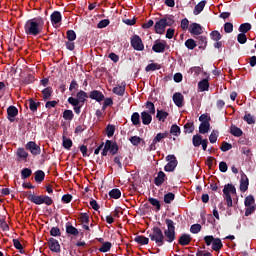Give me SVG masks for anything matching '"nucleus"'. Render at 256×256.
I'll list each match as a JSON object with an SVG mask.
<instances>
[{
	"label": "nucleus",
	"instance_id": "obj_48",
	"mask_svg": "<svg viewBox=\"0 0 256 256\" xmlns=\"http://www.w3.org/2000/svg\"><path fill=\"white\" fill-rule=\"evenodd\" d=\"M66 37L68 41H75V39H77V34L73 30H68L66 32Z\"/></svg>",
	"mask_w": 256,
	"mask_h": 256
},
{
	"label": "nucleus",
	"instance_id": "obj_50",
	"mask_svg": "<svg viewBox=\"0 0 256 256\" xmlns=\"http://www.w3.org/2000/svg\"><path fill=\"white\" fill-rule=\"evenodd\" d=\"M106 134H107V137H113V135H115V126L108 125L106 127Z\"/></svg>",
	"mask_w": 256,
	"mask_h": 256
},
{
	"label": "nucleus",
	"instance_id": "obj_39",
	"mask_svg": "<svg viewBox=\"0 0 256 256\" xmlns=\"http://www.w3.org/2000/svg\"><path fill=\"white\" fill-rule=\"evenodd\" d=\"M73 111L72 110H65L63 112V119H65V121H73Z\"/></svg>",
	"mask_w": 256,
	"mask_h": 256
},
{
	"label": "nucleus",
	"instance_id": "obj_34",
	"mask_svg": "<svg viewBox=\"0 0 256 256\" xmlns=\"http://www.w3.org/2000/svg\"><path fill=\"white\" fill-rule=\"evenodd\" d=\"M244 205L245 207L255 206V197H253V195L247 196L245 198Z\"/></svg>",
	"mask_w": 256,
	"mask_h": 256
},
{
	"label": "nucleus",
	"instance_id": "obj_35",
	"mask_svg": "<svg viewBox=\"0 0 256 256\" xmlns=\"http://www.w3.org/2000/svg\"><path fill=\"white\" fill-rule=\"evenodd\" d=\"M203 9H205V1H201L200 3H198L195 8H194V15H199V13H201V11H203Z\"/></svg>",
	"mask_w": 256,
	"mask_h": 256
},
{
	"label": "nucleus",
	"instance_id": "obj_30",
	"mask_svg": "<svg viewBox=\"0 0 256 256\" xmlns=\"http://www.w3.org/2000/svg\"><path fill=\"white\" fill-rule=\"evenodd\" d=\"M159 69H161V65L158 63H151L146 66L145 71L146 73H149L151 71H158Z\"/></svg>",
	"mask_w": 256,
	"mask_h": 256
},
{
	"label": "nucleus",
	"instance_id": "obj_51",
	"mask_svg": "<svg viewBox=\"0 0 256 256\" xmlns=\"http://www.w3.org/2000/svg\"><path fill=\"white\" fill-rule=\"evenodd\" d=\"M219 135V132L213 130L209 136L210 143H217V137Z\"/></svg>",
	"mask_w": 256,
	"mask_h": 256
},
{
	"label": "nucleus",
	"instance_id": "obj_32",
	"mask_svg": "<svg viewBox=\"0 0 256 256\" xmlns=\"http://www.w3.org/2000/svg\"><path fill=\"white\" fill-rule=\"evenodd\" d=\"M45 180V172H43L42 170H38L35 172V181L37 183H41Z\"/></svg>",
	"mask_w": 256,
	"mask_h": 256
},
{
	"label": "nucleus",
	"instance_id": "obj_18",
	"mask_svg": "<svg viewBox=\"0 0 256 256\" xmlns=\"http://www.w3.org/2000/svg\"><path fill=\"white\" fill-rule=\"evenodd\" d=\"M165 172L160 171L157 174V177L154 179V183L157 187H161V185H163V183H165Z\"/></svg>",
	"mask_w": 256,
	"mask_h": 256
},
{
	"label": "nucleus",
	"instance_id": "obj_20",
	"mask_svg": "<svg viewBox=\"0 0 256 256\" xmlns=\"http://www.w3.org/2000/svg\"><path fill=\"white\" fill-rule=\"evenodd\" d=\"M89 96L87 95V93L83 90H80L77 94H76V99L78 100V103H80V105H84L85 101H87V98Z\"/></svg>",
	"mask_w": 256,
	"mask_h": 256
},
{
	"label": "nucleus",
	"instance_id": "obj_31",
	"mask_svg": "<svg viewBox=\"0 0 256 256\" xmlns=\"http://www.w3.org/2000/svg\"><path fill=\"white\" fill-rule=\"evenodd\" d=\"M131 121L132 125H141V116L137 112H134L131 116Z\"/></svg>",
	"mask_w": 256,
	"mask_h": 256
},
{
	"label": "nucleus",
	"instance_id": "obj_60",
	"mask_svg": "<svg viewBox=\"0 0 256 256\" xmlns=\"http://www.w3.org/2000/svg\"><path fill=\"white\" fill-rule=\"evenodd\" d=\"M210 35H211L213 41H220V39H221V33H219V31H217V30L212 31Z\"/></svg>",
	"mask_w": 256,
	"mask_h": 256
},
{
	"label": "nucleus",
	"instance_id": "obj_26",
	"mask_svg": "<svg viewBox=\"0 0 256 256\" xmlns=\"http://www.w3.org/2000/svg\"><path fill=\"white\" fill-rule=\"evenodd\" d=\"M134 241L138 243V245H149V238L145 236H136Z\"/></svg>",
	"mask_w": 256,
	"mask_h": 256
},
{
	"label": "nucleus",
	"instance_id": "obj_10",
	"mask_svg": "<svg viewBox=\"0 0 256 256\" xmlns=\"http://www.w3.org/2000/svg\"><path fill=\"white\" fill-rule=\"evenodd\" d=\"M165 49H167V42L157 40L152 46V50L155 53H165Z\"/></svg>",
	"mask_w": 256,
	"mask_h": 256
},
{
	"label": "nucleus",
	"instance_id": "obj_36",
	"mask_svg": "<svg viewBox=\"0 0 256 256\" xmlns=\"http://www.w3.org/2000/svg\"><path fill=\"white\" fill-rule=\"evenodd\" d=\"M17 155L23 161H25V159H27V157H29V153H27V151H25L24 148H18L17 149Z\"/></svg>",
	"mask_w": 256,
	"mask_h": 256
},
{
	"label": "nucleus",
	"instance_id": "obj_8",
	"mask_svg": "<svg viewBox=\"0 0 256 256\" xmlns=\"http://www.w3.org/2000/svg\"><path fill=\"white\" fill-rule=\"evenodd\" d=\"M240 175V191L245 193L249 189V178H247V175L243 171L240 172Z\"/></svg>",
	"mask_w": 256,
	"mask_h": 256
},
{
	"label": "nucleus",
	"instance_id": "obj_14",
	"mask_svg": "<svg viewBox=\"0 0 256 256\" xmlns=\"http://www.w3.org/2000/svg\"><path fill=\"white\" fill-rule=\"evenodd\" d=\"M185 101V97L181 92H176L173 94V102L176 107H183V102Z\"/></svg>",
	"mask_w": 256,
	"mask_h": 256
},
{
	"label": "nucleus",
	"instance_id": "obj_42",
	"mask_svg": "<svg viewBox=\"0 0 256 256\" xmlns=\"http://www.w3.org/2000/svg\"><path fill=\"white\" fill-rule=\"evenodd\" d=\"M113 93H115V95H120V96L124 95L125 94V85L114 87Z\"/></svg>",
	"mask_w": 256,
	"mask_h": 256
},
{
	"label": "nucleus",
	"instance_id": "obj_25",
	"mask_svg": "<svg viewBox=\"0 0 256 256\" xmlns=\"http://www.w3.org/2000/svg\"><path fill=\"white\" fill-rule=\"evenodd\" d=\"M189 243H191V236L188 234H183L180 238H179V244L182 246L185 245H189Z\"/></svg>",
	"mask_w": 256,
	"mask_h": 256
},
{
	"label": "nucleus",
	"instance_id": "obj_37",
	"mask_svg": "<svg viewBox=\"0 0 256 256\" xmlns=\"http://www.w3.org/2000/svg\"><path fill=\"white\" fill-rule=\"evenodd\" d=\"M43 94V99L47 100V99H51V95L53 94V89L51 87L45 88L42 91Z\"/></svg>",
	"mask_w": 256,
	"mask_h": 256
},
{
	"label": "nucleus",
	"instance_id": "obj_41",
	"mask_svg": "<svg viewBox=\"0 0 256 256\" xmlns=\"http://www.w3.org/2000/svg\"><path fill=\"white\" fill-rule=\"evenodd\" d=\"M184 131L185 133H193L195 131V125L193 122H188L184 125Z\"/></svg>",
	"mask_w": 256,
	"mask_h": 256
},
{
	"label": "nucleus",
	"instance_id": "obj_3",
	"mask_svg": "<svg viewBox=\"0 0 256 256\" xmlns=\"http://www.w3.org/2000/svg\"><path fill=\"white\" fill-rule=\"evenodd\" d=\"M231 195H237V189L233 184H227L223 188V197L227 203V207H233V198Z\"/></svg>",
	"mask_w": 256,
	"mask_h": 256
},
{
	"label": "nucleus",
	"instance_id": "obj_43",
	"mask_svg": "<svg viewBox=\"0 0 256 256\" xmlns=\"http://www.w3.org/2000/svg\"><path fill=\"white\" fill-rule=\"evenodd\" d=\"M148 201L150 205H153V207H156L157 211L161 210V203L159 202V200L155 198H149Z\"/></svg>",
	"mask_w": 256,
	"mask_h": 256
},
{
	"label": "nucleus",
	"instance_id": "obj_5",
	"mask_svg": "<svg viewBox=\"0 0 256 256\" xmlns=\"http://www.w3.org/2000/svg\"><path fill=\"white\" fill-rule=\"evenodd\" d=\"M111 153V155H117L119 152V146L117 143H113L111 140H107L105 142L104 148L102 149V156L107 157V153Z\"/></svg>",
	"mask_w": 256,
	"mask_h": 256
},
{
	"label": "nucleus",
	"instance_id": "obj_6",
	"mask_svg": "<svg viewBox=\"0 0 256 256\" xmlns=\"http://www.w3.org/2000/svg\"><path fill=\"white\" fill-rule=\"evenodd\" d=\"M131 47L134 51H144L145 50V44H143V40L139 35H134L131 37L130 40Z\"/></svg>",
	"mask_w": 256,
	"mask_h": 256
},
{
	"label": "nucleus",
	"instance_id": "obj_7",
	"mask_svg": "<svg viewBox=\"0 0 256 256\" xmlns=\"http://www.w3.org/2000/svg\"><path fill=\"white\" fill-rule=\"evenodd\" d=\"M166 161H168L167 165L164 167V170L168 173H171V171H175V168L177 167V158L175 155H168L166 157Z\"/></svg>",
	"mask_w": 256,
	"mask_h": 256
},
{
	"label": "nucleus",
	"instance_id": "obj_2",
	"mask_svg": "<svg viewBox=\"0 0 256 256\" xmlns=\"http://www.w3.org/2000/svg\"><path fill=\"white\" fill-rule=\"evenodd\" d=\"M43 27H45V21L43 18H33L25 23L24 31L26 35H33L34 37H37V35L43 33Z\"/></svg>",
	"mask_w": 256,
	"mask_h": 256
},
{
	"label": "nucleus",
	"instance_id": "obj_28",
	"mask_svg": "<svg viewBox=\"0 0 256 256\" xmlns=\"http://www.w3.org/2000/svg\"><path fill=\"white\" fill-rule=\"evenodd\" d=\"M209 129H211L210 123H201L199 126V133L205 135V133H209Z\"/></svg>",
	"mask_w": 256,
	"mask_h": 256
},
{
	"label": "nucleus",
	"instance_id": "obj_38",
	"mask_svg": "<svg viewBox=\"0 0 256 256\" xmlns=\"http://www.w3.org/2000/svg\"><path fill=\"white\" fill-rule=\"evenodd\" d=\"M109 196L111 197V199H119L121 197V190H119V189H112L109 192Z\"/></svg>",
	"mask_w": 256,
	"mask_h": 256
},
{
	"label": "nucleus",
	"instance_id": "obj_1",
	"mask_svg": "<svg viewBox=\"0 0 256 256\" xmlns=\"http://www.w3.org/2000/svg\"><path fill=\"white\" fill-rule=\"evenodd\" d=\"M167 229L161 230L159 227H154L152 229V233L149 234V238L151 241H154L158 247H163L165 245V241L167 243H173V241L176 239L175 234V222L171 219L165 220Z\"/></svg>",
	"mask_w": 256,
	"mask_h": 256
},
{
	"label": "nucleus",
	"instance_id": "obj_15",
	"mask_svg": "<svg viewBox=\"0 0 256 256\" xmlns=\"http://www.w3.org/2000/svg\"><path fill=\"white\" fill-rule=\"evenodd\" d=\"M89 97L90 99H94L95 101H98V103H101V101L105 99V95H103V93L98 90L91 91Z\"/></svg>",
	"mask_w": 256,
	"mask_h": 256
},
{
	"label": "nucleus",
	"instance_id": "obj_12",
	"mask_svg": "<svg viewBox=\"0 0 256 256\" xmlns=\"http://www.w3.org/2000/svg\"><path fill=\"white\" fill-rule=\"evenodd\" d=\"M167 133H158L155 138L153 139L151 145H150V151H155L157 143H160V141H163V139H166Z\"/></svg>",
	"mask_w": 256,
	"mask_h": 256
},
{
	"label": "nucleus",
	"instance_id": "obj_19",
	"mask_svg": "<svg viewBox=\"0 0 256 256\" xmlns=\"http://www.w3.org/2000/svg\"><path fill=\"white\" fill-rule=\"evenodd\" d=\"M18 113H19V110L17 109V107L15 106L8 107L7 114H8L9 121H13V118L17 117Z\"/></svg>",
	"mask_w": 256,
	"mask_h": 256
},
{
	"label": "nucleus",
	"instance_id": "obj_54",
	"mask_svg": "<svg viewBox=\"0 0 256 256\" xmlns=\"http://www.w3.org/2000/svg\"><path fill=\"white\" fill-rule=\"evenodd\" d=\"M185 46L187 47V49H194L197 47V44L195 43V40L193 39H188L186 42H185Z\"/></svg>",
	"mask_w": 256,
	"mask_h": 256
},
{
	"label": "nucleus",
	"instance_id": "obj_55",
	"mask_svg": "<svg viewBox=\"0 0 256 256\" xmlns=\"http://www.w3.org/2000/svg\"><path fill=\"white\" fill-rule=\"evenodd\" d=\"M237 41L238 43H241V45H244V43H247V36L245 35V33L238 34Z\"/></svg>",
	"mask_w": 256,
	"mask_h": 256
},
{
	"label": "nucleus",
	"instance_id": "obj_13",
	"mask_svg": "<svg viewBox=\"0 0 256 256\" xmlns=\"http://www.w3.org/2000/svg\"><path fill=\"white\" fill-rule=\"evenodd\" d=\"M48 245L49 249L53 251V253H59L61 251V245H59V241H57L55 238H50Z\"/></svg>",
	"mask_w": 256,
	"mask_h": 256
},
{
	"label": "nucleus",
	"instance_id": "obj_59",
	"mask_svg": "<svg viewBox=\"0 0 256 256\" xmlns=\"http://www.w3.org/2000/svg\"><path fill=\"white\" fill-rule=\"evenodd\" d=\"M63 147L65 149H69L70 147H73V141H71V139H69V138H64L63 139Z\"/></svg>",
	"mask_w": 256,
	"mask_h": 256
},
{
	"label": "nucleus",
	"instance_id": "obj_45",
	"mask_svg": "<svg viewBox=\"0 0 256 256\" xmlns=\"http://www.w3.org/2000/svg\"><path fill=\"white\" fill-rule=\"evenodd\" d=\"M248 31H251V25L249 23L241 24L239 27L240 33H247Z\"/></svg>",
	"mask_w": 256,
	"mask_h": 256
},
{
	"label": "nucleus",
	"instance_id": "obj_46",
	"mask_svg": "<svg viewBox=\"0 0 256 256\" xmlns=\"http://www.w3.org/2000/svg\"><path fill=\"white\" fill-rule=\"evenodd\" d=\"M32 173H33V171H31V169L24 168L21 171V177H22V179H27V178L31 177Z\"/></svg>",
	"mask_w": 256,
	"mask_h": 256
},
{
	"label": "nucleus",
	"instance_id": "obj_21",
	"mask_svg": "<svg viewBox=\"0 0 256 256\" xmlns=\"http://www.w3.org/2000/svg\"><path fill=\"white\" fill-rule=\"evenodd\" d=\"M61 12L55 11L51 14V23L52 25H57L61 21Z\"/></svg>",
	"mask_w": 256,
	"mask_h": 256
},
{
	"label": "nucleus",
	"instance_id": "obj_33",
	"mask_svg": "<svg viewBox=\"0 0 256 256\" xmlns=\"http://www.w3.org/2000/svg\"><path fill=\"white\" fill-rule=\"evenodd\" d=\"M192 143L194 147H200L201 143H203V137L201 135H194L192 138Z\"/></svg>",
	"mask_w": 256,
	"mask_h": 256
},
{
	"label": "nucleus",
	"instance_id": "obj_22",
	"mask_svg": "<svg viewBox=\"0 0 256 256\" xmlns=\"http://www.w3.org/2000/svg\"><path fill=\"white\" fill-rule=\"evenodd\" d=\"M220 249H223V242H221V239L214 238V241L212 242V250L219 252Z\"/></svg>",
	"mask_w": 256,
	"mask_h": 256
},
{
	"label": "nucleus",
	"instance_id": "obj_4",
	"mask_svg": "<svg viewBox=\"0 0 256 256\" xmlns=\"http://www.w3.org/2000/svg\"><path fill=\"white\" fill-rule=\"evenodd\" d=\"M28 199L31 201V203H34L35 205H53V199L47 195H35L30 194L28 195Z\"/></svg>",
	"mask_w": 256,
	"mask_h": 256
},
{
	"label": "nucleus",
	"instance_id": "obj_40",
	"mask_svg": "<svg viewBox=\"0 0 256 256\" xmlns=\"http://www.w3.org/2000/svg\"><path fill=\"white\" fill-rule=\"evenodd\" d=\"M66 232L69 235H74L75 237H76V235H79V230H77V228H75L72 225H69V226L66 227Z\"/></svg>",
	"mask_w": 256,
	"mask_h": 256
},
{
	"label": "nucleus",
	"instance_id": "obj_62",
	"mask_svg": "<svg viewBox=\"0 0 256 256\" xmlns=\"http://www.w3.org/2000/svg\"><path fill=\"white\" fill-rule=\"evenodd\" d=\"M255 206H246L245 210V216L249 217V215H252V213H255Z\"/></svg>",
	"mask_w": 256,
	"mask_h": 256
},
{
	"label": "nucleus",
	"instance_id": "obj_27",
	"mask_svg": "<svg viewBox=\"0 0 256 256\" xmlns=\"http://www.w3.org/2000/svg\"><path fill=\"white\" fill-rule=\"evenodd\" d=\"M198 89L200 91H208L209 90V80L208 79H203L198 83Z\"/></svg>",
	"mask_w": 256,
	"mask_h": 256
},
{
	"label": "nucleus",
	"instance_id": "obj_49",
	"mask_svg": "<svg viewBox=\"0 0 256 256\" xmlns=\"http://www.w3.org/2000/svg\"><path fill=\"white\" fill-rule=\"evenodd\" d=\"M175 200V194L169 192L167 193L166 195H164V202L169 204L171 203V201H174Z\"/></svg>",
	"mask_w": 256,
	"mask_h": 256
},
{
	"label": "nucleus",
	"instance_id": "obj_57",
	"mask_svg": "<svg viewBox=\"0 0 256 256\" xmlns=\"http://www.w3.org/2000/svg\"><path fill=\"white\" fill-rule=\"evenodd\" d=\"M244 121H246V123H248V125H253L255 123V118H253V116L251 114H246L244 116Z\"/></svg>",
	"mask_w": 256,
	"mask_h": 256
},
{
	"label": "nucleus",
	"instance_id": "obj_58",
	"mask_svg": "<svg viewBox=\"0 0 256 256\" xmlns=\"http://www.w3.org/2000/svg\"><path fill=\"white\" fill-rule=\"evenodd\" d=\"M79 220L83 224L89 225V214H87V213L81 214Z\"/></svg>",
	"mask_w": 256,
	"mask_h": 256
},
{
	"label": "nucleus",
	"instance_id": "obj_29",
	"mask_svg": "<svg viewBox=\"0 0 256 256\" xmlns=\"http://www.w3.org/2000/svg\"><path fill=\"white\" fill-rule=\"evenodd\" d=\"M230 133L231 135H234V137H241V135H243V130L237 126H231Z\"/></svg>",
	"mask_w": 256,
	"mask_h": 256
},
{
	"label": "nucleus",
	"instance_id": "obj_61",
	"mask_svg": "<svg viewBox=\"0 0 256 256\" xmlns=\"http://www.w3.org/2000/svg\"><path fill=\"white\" fill-rule=\"evenodd\" d=\"M191 233L197 234L201 231V225L200 224H193L190 228Z\"/></svg>",
	"mask_w": 256,
	"mask_h": 256
},
{
	"label": "nucleus",
	"instance_id": "obj_63",
	"mask_svg": "<svg viewBox=\"0 0 256 256\" xmlns=\"http://www.w3.org/2000/svg\"><path fill=\"white\" fill-rule=\"evenodd\" d=\"M214 240H215V237H213V236H205L204 237V241H205L207 247H210L211 245H213Z\"/></svg>",
	"mask_w": 256,
	"mask_h": 256
},
{
	"label": "nucleus",
	"instance_id": "obj_16",
	"mask_svg": "<svg viewBox=\"0 0 256 256\" xmlns=\"http://www.w3.org/2000/svg\"><path fill=\"white\" fill-rule=\"evenodd\" d=\"M189 32L192 33V35H201V33H203V28L201 25L193 23L190 25Z\"/></svg>",
	"mask_w": 256,
	"mask_h": 256
},
{
	"label": "nucleus",
	"instance_id": "obj_47",
	"mask_svg": "<svg viewBox=\"0 0 256 256\" xmlns=\"http://www.w3.org/2000/svg\"><path fill=\"white\" fill-rule=\"evenodd\" d=\"M170 133L172 135H175V137H179V135L181 134V128H179V126L177 125H172Z\"/></svg>",
	"mask_w": 256,
	"mask_h": 256
},
{
	"label": "nucleus",
	"instance_id": "obj_56",
	"mask_svg": "<svg viewBox=\"0 0 256 256\" xmlns=\"http://www.w3.org/2000/svg\"><path fill=\"white\" fill-rule=\"evenodd\" d=\"M224 31H225V33H233V23L226 22L224 24Z\"/></svg>",
	"mask_w": 256,
	"mask_h": 256
},
{
	"label": "nucleus",
	"instance_id": "obj_23",
	"mask_svg": "<svg viewBox=\"0 0 256 256\" xmlns=\"http://www.w3.org/2000/svg\"><path fill=\"white\" fill-rule=\"evenodd\" d=\"M169 117V113L163 110H157L156 118L158 121H162V123H165V120Z\"/></svg>",
	"mask_w": 256,
	"mask_h": 256
},
{
	"label": "nucleus",
	"instance_id": "obj_9",
	"mask_svg": "<svg viewBox=\"0 0 256 256\" xmlns=\"http://www.w3.org/2000/svg\"><path fill=\"white\" fill-rule=\"evenodd\" d=\"M26 149L30 151L32 155H41V147H39V145L33 141L26 144Z\"/></svg>",
	"mask_w": 256,
	"mask_h": 256
},
{
	"label": "nucleus",
	"instance_id": "obj_53",
	"mask_svg": "<svg viewBox=\"0 0 256 256\" xmlns=\"http://www.w3.org/2000/svg\"><path fill=\"white\" fill-rule=\"evenodd\" d=\"M220 149L225 153L227 151H231V149H233V145L229 144L228 142H223Z\"/></svg>",
	"mask_w": 256,
	"mask_h": 256
},
{
	"label": "nucleus",
	"instance_id": "obj_17",
	"mask_svg": "<svg viewBox=\"0 0 256 256\" xmlns=\"http://www.w3.org/2000/svg\"><path fill=\"white\" fill-rule=\"evenodd\" d=\"M141 120L143 125H150V123L153 121V116L147 111H144L141 113Z\"/></svg>",
	"mask_w": 256,
	"mask_h": 256
},
{
	"label": "nucleus",
	"instance_id": "obj_64",
	"mask_svg": "<svg viewBox=\"0 0 256 256\" xmlns=\"http://www.w3.org/2000/svg\"><path fill=\"white\" fill-rule=\"evenodd\" d=\"M199 121L201 123H209V121H211V117H209V115L207 114H202L200 117H199Z\"/></svg>",
	"mask_w": 256,
	"mask_h": 256
},
{
	"label": "nucleus",
	"instance_id": "obj_24",
	"mask_svg": "<svg viewBox=\"0 0 256 256\" xmlns=\"http://www.w3.org/2000/svg\"><path fill=\"white\" fill-rule=\"evenodd\" d=\"M111 247H113V245L111 244V242H104L100 248L98 249V251H100V253H109V251H111Z\"/></svg>",
	"mask_w": 256,
	"mask_h": 256
},
{
	"label": "nucleus",
	"instance_id": "obj_11",
	"mask_svg": "<svg viewBox=\"0 0 256 256\" xmlns=\"http://www.w3.org/2000/svg\"><path fill=\"white\" fill-rule=\"evenodd\" d=\"M155 31L159 35H163L165 33V29L167 27V20L166 19H160L155 23Z\"/></svg>",
	"mask_w": 256,
	"mask_h": 256
},
{
	"label": "nucleus",
	"instance_id": "obj_52",
	"mask_svg": "<svg viewBox=\"0 0 256 256\" xmlns=\"http://www.w3.org/2000/svg\"><path fill=\"white\" fill-rule=\"evenodd\" d=\"M146 109H148L150 115H155V104H153V102H147Z\"/></svg>",
	"mask_w": 256,
	"mask_h": 256
},
{
	"label": "nucleus",
	"instance_id": "obj_44",
	"mask_svg": "<svg viewBox=\"0 0 256 256\" xmlns=\"http://www.w3.org/2000/svg\"><path fill=\"white\" fill-rule=\"evenodd\" d=\"M129 141L132 143V145L137 147V145H141V141H143V139H141L139 136H132L129 138Z\"/></svg>",
	"mask_w": 256,
	"mask_h": 256
}]
</instances>
